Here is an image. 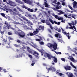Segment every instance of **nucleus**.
Returning a JSON list of instances; mask_svg holds the SVG:
<instances>
[{"label":"nucleus","instance_id":"nucleus-44","mask_svg":"<svg viewBox=\"0 0 77 77\" xmlns=\"http://www.w3.org/2000/svg\"><path fill=\"white\" fill-rule=\"evenodd\" d=\"M59 71L58 70H57V71H56V74H59Z\"/></svg>","mask_w":77,"mask_h":77},{"label":"nucleus","instance_id":"nucleus-34","mask_svg":"<svg viewBox=\"0 0 77 77\" xmlns=\"http://www.w3.org/2000/svg\"><path fill=\"white\" fill-rule=\"evenodd\" d=\"M40 44L41 45H43L44 44V43L43 42H40Z\"/></svg>","mask_w":77,"mask_h":77},{"label":"nucleus","instance_id":"nucleus-8","mask_svg":"<svg viewBox=\"0 0 77 77\" xmlns=\"http://www.w3.org/2000/svg\"><path fill=\"white\" fill-rule=\"evenodd\" d=\"M73 8L74 9L77 8V2L76 1H74L73 2Z\"/></svg>","mask_w":77,"mask_h":77},{"label":"nucleus","instance_id":"nucleus-35","mask_svg":"<svg viewBox=\"0 0 77 77\" xmlns=\"http://www.w3.org/2000/svg\"><path fill=\"white\" fill-rule=\"evenodd\" d=\"M70 60L72 61H74L75 60L74 59L73 57L70 58Z\"/></svg>","mask_w":77,"mask_h":77},{"label":"nucleus","instance_id":"nucleus-18","mask_svg":"<svg viewBox=\"0 0 77 77\" xmlns=\"http://www.w3.org/2000/svg\"><path fill=\"white\" fill-rule=\"evenodd\" d=\"M0 15L2 16L3 17H5V19H7V17L6 16H5V14L3 13H0Z\"/></svg>","mask_w":77,"mask_h":77},{"label":"nucleus","instance_id":"nucleus-63","mask_svg":"<svg viewBox=\"0 0 77 77\" xmlns=\"http://www.w3.org/2000/svg\"><path fill=\"white\" fill-rule=\"evenodd\" d=\"M57 19L58 20H61V18L59 17Z\"/></svg>","mask_w":77,"mask_h":77},{"label":"nucleus","instance_id":"nucleus-3","mask_svg":"<svg viewBox=\"0 0 77 77\" xmlns=\"http://www.w3.org/2000/svg\"><path fill=\"white\" fill-rule=\"evenodd\" d=\"M57 45L55 42L54 43V45L51 43H49L47 44V46L48 47L50 48V49H52L53 47L54 50H57Z\"/></svg>","mask_w":77,"mask_h":77},{"label":"nucleus","instance_id":"nucleus-45","mask_svg":"<svg viewBox=\"0 0 77 77\" xmlns=\"http://www.w3.org/2000/svg\"><path fill=\"white\" fill-rule=\"evenodd\" d=\"M74 15L72 14V16L71 17H72V18H74V19L75 20V17H74Z\"/></svg>","mask_w":77,"mask_h":77},{"label":"nucleus","instance_id":"nucleus-21","mask_svg":"<svg viewBox=\"0 0 77 77\" xmlns=\"http://www.w3.org/2000/svg\"><path fill=\"white\" fill-rule=\"evenodd\" d=\"M39 28L40 29H41L42 30H44V26H42V25H40L39 26Z\"/></svg>","mask_w":77,"mask_h":77},{"label":"nucleus","instance_id":"nucleus-56","mask_svg":"<svg viewBox=\"0 0 77 77\" xmlns=\"http://www.w3.org/2000/svg\"><path fill=\"white\" fill-rule=\"evenodd\" d=\"M35 64V62H34L33 63H32V66H34V64Z\"/></svg>","mask_w":77,"mask_h":77},{"label":"nucleus","instance_id":"nucleus-33","mask_svg":"<svg viewBox=\"0 0 77 77\" xmlns=\"http://www.w3.org/2000/svg\"><path fill=\"white\" fill-rule=\"evenodd\" d=\"M8 34L9 35H13V33H12V32H8Z\"/></svg>","mask_w":77,"mask_h":77},{"label":"nucleus","instance_id":"nucleus-14","mask_svg":"<svg viewBox=\"0 0 77 77\" xmlns=\"http://www.w3.org/2000/svg\"><path fill=\"white\" fill-rule=\"evenodd\" d=\"M7 43V42L6 39H4V40L3 41V42L2 44V45H5Z\"/></svg>","mask_w":77,"mask_h":77},{"label":"nucleus","instance_id":"nucleus-25","mask_svg":"<svg viewBox=\"0 0 77 77\" xmlns=\"http://www.w3.org/2000/svg\"><path fill=\"white\" fill-rule=\"evenodd\" d=\"M33 55H35V54H37L38 55H39V54L38 53H37V52H36V51H35L34 52V53L32 54Z\"/></svg>","mask_w":77,"mask_h":77},{"label":"nucleus","instance_id":"nucleus-60","mask_svg":"<svg viewBox=\"0 0 77 77\" xmlns=\"http://www.w3.org/2000/svg\"><path fill=\"white\" fill-rule=\"evenodd\" d=\"M70 65H71V66H74V65H73V64H72V62H71V63H70Z\"/></svg>","mask_w":77,"mask_h":77},{"label":"nucleus","instance_id":"nucleus-59","mask_svg":"<svg viewBox=\"0 0 77 77\" xmlns=\"http://www.w3.org/2000/svg\"><path fill=\"white\" fill-rule=\"evenodd\" d=\"M17 42L18 43H20V41L19 40H17Z\"/></svg>","mask_w":77,"mask_h":77},{"label":"nucleus","instance_id":"nucleus-17","mask_svg":"<svg viewBox=\"0 0 77 77\" xmlns=\"http://www.w3.org/2000/svg\"><path fill=\"white\" fill-rule=\"evenodd\" d=\"M4 24L5 27H8L9 26V24L7 21H5L4 22Z\"/></svg>","mask_w":77,"mask_h":77},{"label":"nucleus","instance_id":"nucleus-10","mask_svg":"<svg viewBox=\"0 0 77 77\" xmlns=\"http://www.w3.org/2000/svg\"><path fill=\"white\" fill-rule=\"evenodd\" d=\"M49 20L51 23L53 24H54V23L57 24V22H56L55 21H53L50 18L49 19Z\"/></svg>","mask_w":77,"mask_h":77},{"label":"nucleus","instance_id":"nucleus-29","mask_svg":"<svg viewBox=\"0 0 77 77\" xmlns=\"http://www.w3.org/2000/svg\"><path fill=\"white\" fill-rule=\"evenodd\" d=\"M68 7L70 9L72 10L73 11V9L71 7L70 5H68Z\"/></svg>","mask_w":77,"mask_h":77},{"label":"nucleus","instance_id":"nucleus-20","mask_svg":"<svg viewBox=\"0 0 77 77\" xmlns=\"http://www.w3.org/2000/svg\"><path fill=\"white\" fill-rule=\"evenodd\" d=\"M15 1L16 2L20 4H23V2H22L19 0H15Z\"/></svg>","mask_w":77,"mask_h":77},{"label":"nucleus","instance_id":"nucleus-37","mask_svg":"<svg viewBox=\"0 0 77 77\" xmlns=\"http://www.w3.org/2000/svg\"><path fill=\"white\" fill-rule=\"evenodd\" d=\"M42 40H40V39H38V38H36L35 39V41L38 42H40Z\"/></svg>","mask_w":77,"mask_h":77},{"label":"nucleus","instance_id":"nucleus-27","mask_svg":"<svg viewBox=\"0 0 77 77\" xmlns=\"http://www.w3.org/2000/svg\"><path fill=\"white\" fill-rule=\"evenodd\" d=\"M46 24L48 25H51L50 24V23L48 21V20H46V22H45Z\"/></svg>","mask_w":77,"mask_h":77},{"label":"nucleus","instance_id":"nucleus-61","mask_svg":"<svg viewBox=\"0 0 77 77\" xmlns=\"http://www.w3.org/2000/svg\"><path fill=\"white\" fill-rule=\"evenodd\" d=\"M58 32H61V29H58Z\"/></svg>","mask_w":77,"mask_h":77},{"label":"nucleus","instance_id":"nucleus-40","mask_svg":"<svg viewBox=\"0 0 77 77\" xmlns=\"http://www.w3.org/2000/svg\"><path fill=\"white\" fill-rule=\"evenodd\" d=\"M60 14H64V12H63L62 11H60Z\"/></svg>","mask_w":77,"mask_h":77},{"label":"nucleus","instance_id":"nucleus-23","mask_svg":"<svg viewBox=\"0 0 77 77\" xmlns=\"http://www.w3.org/2000/svg\"><path fill=\"white\" fill-rule=\"evenodd\" d=\"M73 74L72 73H70L69 74L68 76L69 77H72L73 76Z\"/></svg>","mask_w":77,"mask_h":77},{"label":"nucleus","instance_id":"nucleus-6","mask_svg":"<svg viewBox=\"0 0 77 77\" xmlns=\"http://www.w3.org/2000/svg\"><path fill=\"white\" fill-rule=\"evenodd\" d=\"M46 69L48 70V73L49 72V70L50 71H53L55 72L56 70V69L54 67H51L50 68H46Z\"/></svg>","mask_w":77,"mask_h":77},{"label":"nucleus","instance_id":"nucleus-42","mask_svg":"<svg viewBox=\"0 0 77 77\" xmlns=\"http://www.w3.org/2000/svg\"><path fill=\"white\" fill-rule=\"evenodd\" d=\"M14 46L16 47H19V45H14Z\"/></svg>","mask_w":77,"mask_h":77},{"label":"nucleus","instance_id":"nucleus-43","mask_svg":"<svg viewBox=\"0 0 77 77\" xmlns=\"http://www.w3.org/2000/svg\"><path fill=\"white\" fill-rule=\"evenodd\" d=\"M54 17H55V18L57 19L58 18V16L57 15H55Z\"/></svg>","mask_w":77,"mask_h":77},{"label":"nucleus","instance_id":"nucleus-39","mask_svg":"<svg viewBox=\"0 0 77 77\" xmlns=\"http://www.w3.org/2000/svg\"><path fill=\"white\" fill-rule=\"evenodd\" d=\"M57 40H58L60 42H62V39L57 38Z\"/></svg>","mask_w":77,"mask_h":77},{"label":"nucleus","instance_id":"nucleus-48","mask_svg":"<svg viewBox=\"0 0 77 77\" xmlns=\"http://www.w3.org/2000/svg\"><path fill=\"white\" fill-rule=\"evenodd\" d=\"M38 37L41 40H42V37L41 36H38Z\"/></svg>","mask_w":77,"mask_h":77},{"label":"nucleus","instance_id":"nucleus-9","mask_svg":"<svg viewBox=\"0 0 77 77\" xmlns=\"http://www.w3.org/2000/svg\"><path fill=\"white\" fill-rule=\"evenodd\" d=\"M9 3L11 4L10 5L11 6L15 7L17 6V4H16L15 3V2L10 1Z\"/></svg>","mask_w":77,"mask_h":77},{"label":"nucleus","instance_id":"nucleus-41","mask_svg":"<svg viewBox=\"0 0 77 77\" xmlns=\"http://www.w3.org/2000/svg\"><path fill=\"white\" fill-rule=\"evenodd\" d=\"M61 60H62V61H63L64 62H65V60H66L64 58H61Z\"/></svg>","mask_w":77,"mask_h":77},{"label":"nucleus","instance_id":"nucleus-49","mask_svg":"<svg viewBox=\"0 0 77 77\" xmlns=\"http://www.w3.org/2000/svg\"><path fill=\"white\" fill-rule=\"evenodd\" d=\"M63 20V18H62L61 19V22L63 23H65V22Z\"/></svg>","mask_w":77,"mask_h":77},{"label":"nucleus","instance_id":"nucleus-2","mask_svg":"<svg viewBox=\"0 0 77 77\" xmlns=\"http://www.w3.org/2000/svg\"><path fill=\"white\" fill-rule=\"evenodd\" d=\"M18 31V32H17V31H16L15 33L17 34L19 37L23 38V37H25L26 33L24 32L23 31H22L21 30H19Z\"/></svg>","mask_w":77,"mask_h":77},{"label":"nucleus","instance_id":"nucleus-57","mask_svg":"<svg viewBox=\"0 0 77 77\" xmlns=\"http://www.w3.org/2000/svg\"><path fill=\"white\" fill-rule=\"evenodd\" d=\"M29 53H32V51H28Z\"/></svg>","mask_w":77,"mask_h":77},{"label":"nucleus","instance_id":"nucleus-1","mask_svg":"<svg viewBox=\"0 0 77 77\" xmlns=\"http://www.w3.org/2000/svg\"><path fill=\"white\" fill-rule=\"evenodd\" d=\"M44 57L45 58L48 57V59H50V60H51V58H53L54 59V60H53L55 63H57V60L55 57H53L52 55L48 53L45 54H44Z\"/></svg>","mask_w":77,"mask_h":77},{"label":"nucleus","instance_id":"nucleus-28","mask_svg":"<svg viewBox=\"0 0 77 77\" xmlns=\"http://www.w3.org/2000/svg\"><path fill=\"white\" fill-rule=\"evenodd\" d=\"M62 3V5L63 6H65L66 5V3L65 2H64L63 1H61Z\"/></svg>","mask_w":77,"mask_h":77},{"label":"nucleus","instance_id":"nucleus-4","mask_svg":"<svg viewBox=\"0 0 77 77\" xmlns=\"http://www.w3.org/2000/svg\"><path fill=\"white\" fill-rule=\"evenodd\" d=\"M35 30L36 31H34L33 32V33L29 32V35L30 36H34L39 33V29H36Z\"/></svg>","mask_w":77,"mask_h":77},{"label":"nucleus","instance_id":"nucleus-26","mask_svg":"<svg viewBox=\"0 0 77 77\" xmlns=\"http://www.w3.org/2000/svg\"><path fill=\"white\" fill-rule=\"evenodd\" d=\"M5 31H2L1 30L0 31V33L2 35H3V34L5 33Z\"/></svg>","mask_w":77,"mask_h":77},{"label":"nucleus","instance_id":"nucleus-38","mask_svg":"<svg viewBox=\"0 0 77 77\" xmlns=\"http://www.w3.org/2000/svg\"><path fill=\"white\" fill-rule=\"evenodd\" d=\"M23 8H25V9H27L28 8V7H27L26 6H25V5H23Z\"/></svg>","mask_w":77,"mask_h":77},{"label":"nucleus","instance_id":"nucleus-7","mask_svg":"<svg viewBox=\"0 0 77 77\" xmlns=\"http://www.w3.org/2000/svg\"><path fill=\"white\" fill-rule=\"evenodd\" d=\"M22 1H23L24 3H26L28 5H31L32 4V2L30 0H22Z\"/></svg>","mask_w":77,"mask_h":77},{"label":"nucleus","instance_id":"nucleus-16","mask_svg":"<svg viewBox=\"0 0 77 77\" xmlns=\"http://www.w3.org/2000/svg\"><path fill=\"white\" fill-rule=\"evenodd\" d=\"M37 50L39 52H41V53L42 54H45V53H44V50H40L38 48H37Z\"/></svg>","mask_w":77,"mask_h":77},{"label":"nucleus","instance_id":"nucleus-36","mask_svg":"<svg viewBox=\"0 0 77 77\" xmlns=\"http://www.w3.org/2000/svg\"><path fill=\"white\" fill-rule=\"evenodd\" d=\"M50 27L51 30H53L54 28L51 25H50Z\"/></svg>","mask_w":77,"mask_h":77},{"label":"nucleus","instance_id":"nucleus-55","mask_svg":"<svg viewBox=\"0 0 77 77\" xmlns=\"http://www.w3.org/2000/svg\"><path fill=\"white\" fill-rule=\"evenodd\" d=\"M56 8L57 9H60L59 7L58 6H56Z\"/></svg>","mask_w":77,"mask_h":77},{"label":"nucleus","instance_id":"nucleus-15","mask_svg":"<svg viewBox=\"0 0 77 77\" xmlns=\"http://www.w3.org/2000/svg\"><path fill=\"white\" fill-rule=\"evenodd\" d=\"M55 37L57 38L59 37V38H61V35L58 33L57 34H56L55 35Z\"/></svg>","mask_w":77,"mask_h":77},{"label":"nucleus","instance_id":"nucleus-19","mask_svg":"<svg viewBox=\"0 0 77 77\" xmlns=\"http://www.w3.org/2000/svg\"><path fill=\"white\" fill-rule=\"evenodd\" d=\"M26 10H27L28 11L30 12H35L33 9H31V8H27Z\"/></svg>","mask_w":77,"mask_h":77},{"label":"nucleus","instance_id":"nucleus-62","mask_svg":"<svg viewBox=\"0 0 77 77\" xmlns=\"http://www.w3.org/2000/svg\"><path fill=\"white\" fill-rule=\"evenodd\" d=\"M3 71L4 72H7V71H6V70H5V69H4L3 70Z\"/></svg>","mask_w":77,"mask_h":77},{"label":"nucleus","instance_id":"nucleus-31","mask_svg":"<svg viewBox=\"0 0 77 77\" xmlns=\"http://www.w3.org/2000/svg\"><path fill=\"white\" fill-rule=\"evenodd\" d=\"M48 31H49L50 33H52V32L51 29H48Z\"/></svg>","mask_w":77,"mask_h":77},{"label":"nucleus","instance_id":"nucleus-50","mask_svg":"<svg viewBox=\"0 0 77 77\" xmlns=\"http://www.w3.org/2000/svg\"><path fill=\"white\" fill-rule=\"evenodd\" d=\"M64 16L65 17H66V18H67L68 17V16L67 14H64Z\"/></svg>","mask_w":77,"mask_h":77},{"label":"nucleus","instance_id":"nucleus-54","mask_svg":"<svg viewBox=\"0 0 77 77\" xmlns=\"http://www.w3.org/2000/svg\"><path fill=\"white\" fill-rule=\"evenodd\" d=\"M66 29H69V27L68 26V25H67V26H66Z\"/></svg>","mask_w":77,"mask_h":77},{"label":"nucleus","instance_id":"nucleus-53","mask_svg":"<svg viewBox=\"0 0 77 77\" xmlns=\"http://www.w3.org/2000/svg\"><path fill=\"white\" fill-rule=\"evenodd\" d=\"M28 17H30V18H31V16H32V15L29 14H28Z\"/></svg>","mask_w":77,"mask_h":77},{"label":"nucleus","instance_id":"nucleus-32","mask_svg":"<svg viewBox=\"0 0 77 77\" xmlns=\"http://www.w3.org/2000/svg\"><path fill=\"white\" fill-rule=\"evenodd\" d=\"M26 55H28V56L30 57V58H32V55H30L28 54H26Z\"/></svg>","mask_w":77,"mask_h":77},{"label":"nucleus","instance_id":"nucleus-13","mask_svg":"<svg viewBox=\"0 0 77 77\" xmlns=\"http://www.w3.org/2000/svg\"><path fill=\"white\" fill-rule=\"evenodd\" d=\"M5 45L6 46V47L8 48H11L10 43H7Z\"/></svg>","mask_w":77,"mask_h":77},{"label":"nucleus","instance_id":"nucleus-58","mask_svg":"<svg viewBox=\"0 0 77 77\" xmlns=\"http://www.w3.org/2000/svg\"><path fill=\"white\" fill-rule=\"evenodd\" d=\"M73 28L75 30H76V28H75V27L74 26H73Z\"/></svg>","mask_w":77,"mask_h":77},{"label":"nucleus","instance_id":"nucleus-46","mask_svg":"<svg viewBox=\"0 0 77 77\" xmlns=\"http://www.w3.org/2000/svg\"><path fill=\"white\" fill-rule=\"evenodd\" d=\"M42 23H45V20H42Z\"/></svg>","mask_w":77,"mask_h":77},{"label":"nucleus","instance_id":"nucleus-5","mask_svg":"<svg viewBox=\"0 0 77 77\" xmlns=\"http://www.w3.org/2000/svg\"><path fill=\"white\" fill-rule=\"evenodd\" d=\"M63 34L64 35H65L66 36H67V37L68 38V39L69 40L70 39V38L71 37V35H69L70 33L69 32H68V33H66V32H63Z\"/></svg>","mask_w":77,"mask_h":77},{"label":"nucleus","instance_id":"nucleus-51","mask_svg":"<svg viewBox=\"0 0 77 77\" xmlns=\"http://www.w3.org/2000/svg\"><path fill=\"white\" fill-rule=\"evenodd\" d=\"M72 67L73 68H75V69H77V67H75L74 65L73 66H72Z\"/></svg>","mask_w":77,"mask_h":77},{"label":"nucleus","instance_id":"nucleus-47","mask_svg":"<svg viewBox=\"0 0 77 77\" xmlns=\"http://www.w3.org/2000/svg\"><path fill=\"white\" fill-rule=\"evenodd\" d=\"M59 75H60V76H62L63 75V74L62 73H60L58 74Z\"/></svg>","mask_w":77,"mask_h":77},{"label":"nucleus","instance_id":"nucleus-22","mask_svg":"<svg viewBox=\"0 0 77 77\" xmlns=\"http://www.w3.org/2000/svg\"><path fill=\"white\" fill-rule=\"evenodd\" d=\"M44 4L45 5V7L48 8V5L47 3L45 2Z\"/></svg>","mask_w":77,"mask_h":77},{"label":"nucleus","instance_id":"nucleus-12","mask_svg":"<svg viewBox=\"0 0 77 77\" xmlns=\"http://www.w3.org/2000/svg\"><path fill=\"white\" fill-rule=\"evenodd\" d=\"M30 18L32 19H35L37 20V18H36V16L35 15L33 14L32 15H31V16L30 17Z\"/></svg>","mask_w":77,"mask_h":77},{"label":"nucleus","instance_id":"nucleus-52","mask_svg":"<svg viewBox=\"0 0 77 77\" xmlns=\"http://www.w3.org/2000/svg\"><path fill=\"white\" fill-rule=\"evenodd\" d=\"M8 29H10V27H11L10 25H8Z\"/></svg>","mask_w":77,"mask_h":77},{"label":"nucleus","instance_id":"nucleus-11","mask_svg":"<svg viewBox=\"0 0 77 77\" xmlns=\"http://www.w3.org/2000/svg\"><path fill=\"white\" fill-rule=\"evenodd\" d=\"M64 68L66 71H67V70H70L71 69V67L70 66H67L64 67Z\"/></svg>","mask_w":77,"mask_h":77},{"label":"nucleus","instance_id":"nucleus-24","mask_svg":"<svg viewBox=\"0 0 77 77\" xmlns=\"http://www.w3.org/2000/svg\"><path fill=\"white\" fill-rule=\"evenodd\" d=\"M22 18L23 19V20L24 21H28V19H26V18L24 17H22Z\"/></svg>","mask_w":77,"mask_h":77},{"label":"nucleus","instance_id":"nucleus-64","mask_svg":"<svg viewBox=\"0 0 77 77\" xmlns=\"http://www.w3.org/2000/svg\"><path fill=\"white\" fill-rule=\"evenodd\" d=\"M57 4L59 5H60V3L59 2H58L57 3Z\"/></svg>","mask_w":77,"mask_h":77},{"label":"nucleus","instance_id":"nucleus-30","mask_svg":"<svg viewBox=\"0 0 77 77\" xmlns=\"http://www.w3.org/2000/svg\"><path fill=\"white\" fill-rule=\"evenodd\" d=\"M23 28H24L25 29H28V27L26 25H25L23 26Z\"/></svg>","mask_w":77,"mask_h":77}]
</instances>
